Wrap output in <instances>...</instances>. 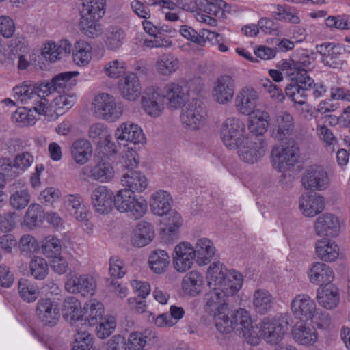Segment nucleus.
<instances>
[{
	"mask_svg": "<svg viewBox=\"0 0 350 350\" xmlns=\"http://www.w3.org/2000/svg\"><path fill=\"white\" fill-rule=\"evenodd\" d=\"M291 311L296 319L307 322L316 314L317 305L314 299L307 294H297L291 300Z\"/></svg>",
	"mask_w": 350,
	"mask_h": 350,
	"instance_id": "6e6552de",
	"label": "nucleus"
},
{
	"mask_svg": "<svg viewBox=\"0 0 350 350\" xmlns=\"http://www.w3.org/2000/svg\"><path fill=\"white\" fill-rule=\"evenodd\" d=\"M249 116V129L256 135H262L269 125V115L265 111L256 110Z\"/></svg>",
	"mask_w": 350,
	"mask_h": 350,
	"instance_id": "ea45409f",
	"label": "nucleus"
},
{
	"mask_svg": "<svg viewBox=\"0 0 350 350\" xmlns=\"http://www.w3.org/2000/svg\"><path fill=\"white\" fill-rule=\"evenodd\" d=\"M34 88L33 93L38 96L36 105L33 107V111L38 114H44L46 112L48 100L45 98L51 94L53 90L50 82H42L32 86Z\"/></svg>",
	"mask_w": 350,
	"mask_h": 350,
	"instance_id": "a19ab883",
	"label": "nucleus"
},
{
	"mask_svg": "<svg viewBox=\"0 0 350 350\" xmlns=\"http://www.w3.org/2000/svg\"><path fill=\"white\" fill-rule=\"evenodd\" d=\"M31 275L36 280H43L48 274V263L42 257L36 256L29 262Z\"/></svg>",
	"mask_w": 350,
	"mask_h": 350,
	"instance_id": "e2e57ef3",
	"label": "nucleus"
},
{
	"mask_svg": "<svg viewBox=\"0 0 350 350\" xmlns=\"http://www.w3.org/2000/svg\"><path fill=\"white\" fill-rule=\"evenodd\" d=\"M286 95L296 104L304 105L308 96L307 87L299 81H291L285 89Z\"/></svg>",
	"mask_w": 350,
	"mask_h": 350,
	"instance_id": "5fc2aeb1",
	"label": "nucleus"
},
{
	"mask_svg": "<svg viewBox=\"0 0 350 350\" xmlns=\"http://www.w3.org/2000/svg\"><path fill=\"white\" fill-rule=\"evenodd\" d=\"M31 196L27 188L13 191L10 196V204L16 209H23L29 203Z\"/></svg>",
	"mask_w": 350,
	"mask_h": 350,
	"instance_id": "680f3d73",
	"label": "nucleus"
},
{
	"mask_svg": "<svg viewBox=\"0 0 350 350\" xmlns=\"http://www.w3.org/2000/svg\"><path fill=\"white\" fill-rule=\"evenodd\" d=\"M316 59L317 54L312 51L306 49L296 51L293 56V62L295 63L299 79L308 76V72L314 68Z\"/></svg>",
	"mask_w": 350,
	"mask_h": 350,
	"instance_id": "bb28decb",
	"label": "nucleus"
},
{
	"mask_svg": "<svg viewBox=\"0 0 350 350\" xmlns=\"http://www.w3.org/2000/svg\"><path fill=\"white\" fill-rule=\"evenodd\" d=\"M114 137L120 144L124 142L135 145L144 144L146 141V137L141 127L131 122L120 124L115 131Z\"/></svg>",
	"mask_w": 350,
	"mask_h": 350,
	"instance_id": "6ab92c4d",
	"label": "nucleus"
},
{
	"mask_svg": "<svg viewBox=\"0 0 350 350\" xmlns=\"http://www.w3.org/2000/svg\"><path fill=\"white\" fill-rule=\"evenodd\" d=\"M195 260L191 243L182 241L175 246L172 253V264L176 271L185 273L192 268Z\"/></svg>",
	"mask_w": 350,
	"mask_h": 350,
	"instance_id": "f8f14e48",
	"label": "nucleus"
},
{
	"mask_svg": "<svg viewBox=\"0 0 350 350\" xmlns=\"http://www.w3.org/2000/svg\"><path fill=\"white\" fill-rule=\"evenodd\" d=\"M172 198L170 193L164 190L154 192L150 200V206L152 213L157 216L167 215L171 210Z\"/></svg>",
	"mask_w": 350,
	"mask_h": 350,
	"instance_id": "72a5a7b5",
	"label": "nucleus"
},
{
	"mask_svg": "<svg viewBox=\"0 0 350 350\" xmlns=\"http://www.w3.org/2000/svg\"><path fill=\"white\" fill-rule=\"evenodd\" d=\"M92 56V46L85 40H79L74 44L72 49L73 62L78 66L88 65Z\"/></svg>",
	"mask_w": 350,
	"mask_h": 350,
	"instance_id": "37998d69",
	"label": "nucleus"
},
{
	"mask_svg": "<svg viewBox=\"0 0 350 350\" xmlns=\"http://www.w3.org/2000/svg\"><path fill=\"white\" fill-rule=\"evenodd\" d=\"M234 92L235 81L230 75H220L213 82L212 97L218 104L226 105L230 103L234 98Z\"/></svg>",
	"mask_w": 350,
	"mask_h": 350,
	"instance_id": "1a4fd4ad",
	"label": "nucleus"
},
{
	"mask_svg": "<svg viewBox=\"0 0 350 350\" xmlns=\"http://www.w3.org/2000/svg\"><path fill=\"white\" fill-rule=\"evenodd\" d=\"M237 152L239 158L245 163L258 162L266 152V143L257 136L246 137L238 144Z\"/></svg>",
	"mask_w": 350,
	"mask_h": 350,
	"instance_id": "39448f33",
	"label": "nucleus"
},
{
	"mask_svg": "<svg viewBox=\"0 0 350 350\" xmlns=\"http://www.w3.org/2000/svg\"><path fill=\"white\" fill-rule=\"evenodd\" d=\"M273 297L265 289L255 291L253 295V306L258 313L265 314L272 308Z\"/></svg>",
	"mask_w": 350,
	"mask_h": 350,
	"instance_id": "8fccbe9b",
	"label": "nucleus"
},
{
	"mask_svg": "<svg viewBox=\"0 0 350 350\" xmlns=\"http://www.w3.org/2000/svg\"><path fill=\"white\" fill-rule=\"evenodd\" d=\"M76 334L74 336V346L71 350H86L93 345V336L88 332V324L84 323L79 327H74Z\"/></svg>",
	"mask_w": 350,
	"mask_h": 350,
	"instance_id": "49530a36",
	"label": "nucleus"
},
{
	"mask_svg": "<svg viewBox=\"0 0 350 350\" xmlns=\"http://www.w3.org/2000/svg\"><path fill=\"white\" fill-rule=\"evenodd\" d=\"M76 100L75 95L63 94L53 99L51 107L57 114H63L75 105Z\"/></svg>",
	"mask_w": 350,
	"mask_h": 350,
	"instance_id": "13d9d810",
	"label": "nucleus"
},
{
	"mask_svg": "<svg viewBox=\"0 0 350 350\" xmlns=\"http://www.w3.org/2000/svg\"><path fill=\"white\" fill-rule=\"evenodd\" d=\"M179 67L178 59L170 53L160 56L155 63V69L158 74L170 76Z\"/></svg>",
	"mask_w": 350,
	"mask_h": 350,
	"instance_id": "09e8293b",
	"label": "nucleus"
},
{
	"mask_svg": "<svg viewBox=\"0 0 350 350\" xmlns=\"http://www.w3.org/2000/svg\"><path fill=\"white\" fill-rule=\"evenodd\" d=\"M126 34L118 26H109L104 31L103 41L108 50L116 51L123 44Z\"/></svg>",
	"mask_w": 350,
	"mask_h": 350,
	"instance_id": "4c0bfd02",
	"label": "nucleus"
},
{
	"mask_svg": "<svg viewBox=\"0 0 350 350\" xmlns=\"http://www.w3.org/2000/svg\"><path fill=\"white\" fill-rule=\"evenodd\" d=\"M18 289L21 298L28 303L33 302L40 295L38 286L26 279L18 281Z\"/></svg>",
	"mask_w": 350,
	"mask_h": 350,
	"instance_id": "4d7b16f0",
	"label": "nucleus"
},
{
	"mask_svg": "<svg viewBox=\"0 0 350 350\" xmlns=\"http://www.w3.org/2000/svg\"><path fill=\"white\" fill-rule=\"evenodd\" d=\"M123 189H129L133 193H142L148 186L146 176L139 171L128 170L120 179Z\"/></svg>",
	"mask_w": 350,
	"mask_h": 350,
	"instance_id": "473e14b6",
	"label": "nucleus"
},
{
	"mask_svg": "<svg viewBox=\"0 0 350 350\" xmlns=\"http://www.w3.org/2000/svg\"><path fill=\"white\" fill-rule=\"evenodd\" d=\"M81 174L85 180L92 179L101 183H107L114 176V170L110 163H100L94 167L85 166Z\"/></svg>",
	"mask_w": 350,
	"mask_h": 350,
	"instance_id": "7c9ffc66",
	"label": "nucleus"
},
{
	"mask_svg": "<svg viewBox=\"0 0 350 350\" xmlns=\"http://www.w3.org/2000/svg\"><path fill=\"white\" fill-rule=\"evenodd\" d=\"M142 103L143 109L147 115L152 118L159 117L165 109L161 89L157 86L148 88L142 98Z\"/></svg>",
	"mask_w": 350,
	"mask_h": 350,
	"instance_id": "ddd939ff",
	"label": "nucleus"
},
{
	"mask_svg": "<svg viewBox=\"0 0 350 350\" xmlns=\"http://www.w3.org/2000/svg\"><path fill=\"white\" fill-rule=\"evenodd\" d=\"M78 74L77 72H65L54 77L50 82L53 92L64 93L66 91H68L75 85V81L72 78Z\"/></svg>",
	"mask_w": 350,
	"mask_h": 350,
	"instance_id": "603ef678",
	"label": "nucleus"
},
{
	"mask_svg": "<svg viewBox=\"0 0 350 350\" xmlns=\"http://www.w3.org/2000/svg\"><path fill=\"white\" fill-rule=\"evenodd\" d=\"M100 19L81 18L80 25L82 32L90 38H96L102 33V25L98 23Z\"/></svg>",
	"mask_w": 350,
	"mask_h": 350,
	"instance_id": "69168bd1",
	"label": "nucleus"
},
{
	"mask_svg": "<svg viewBox=\"0 0 350 350\" xmlns=\"http://www.w3.org/2000/svg\"><path fill=\"white\" fill-rule=\"evenodd\" d=\"M126 64L122 59H113L107 62L104 67L105 74L111 79H118L125 74Z\"/></svg>",
	"mask_w": 350,
	"mask_h": 350,
	"instance_id": "338daca9",
	"label": "nucleus"
},
{
	"mask_svg": "<svg viewBox=\"0 0 350 350\" xmlns=\"http://www.w3.org/2000/svg\"><path fill=\"white\" fill-rule=\"evenodd\" d=\"M36 315L44 326L56 325L60 318L59 303L51 298H42L36 304Z\"/></svg>",
	"mask_w": 350,
	"mask_h": 350,
	"instance_id": "9b49d317",
	"label": "nucleus"
},
{
	"mask_svg": "<svg viewBox=\"0 0 350 350\" xmlns=\"http://www.w3.org/2000/svg\"><path fill=\"white\" fill-rule=\"evenodd\" d=\"M151 269L157 274L163 273L170 264V256L166 251L154 250L149 257Z\"/></svg>",
	"mask_w": 350,
	"mask_h": 350,
	"instance_id": "6e6d98bb",
	"label": "nucleus"
},
{
	"mask_svg": "<svg viewBox=\"0 0 350 350\" xmlns=\"http://www.w3.org/2000/svg\"><path fill=\"white\" fill-rule=\"evenodd\" d=\"M41 249L42 253L48 258L60 254L62 245L59 239L53 235H49L43 240Z\"/></svg>",
	"mask_w": 350,
	"mask_h": 350,
	"instance_id": "052dcab7",
	"label": "nucleus"
},
{
	"mask_svg": "<svg viewBox=\"0 0 350 350\" xmlns=\"http://www.w3.org/2000/svg\"><path fill=\"white\" fill-rule=\"evenodd\" d=\"M91 203L96 213L108 214L115 204V194L107 187L99 185L92 191Z\"/></svg>",
	"mask_w": 350,
	"mask_h": 350,
	"instance_id": "2eb2a0df",
	"label": "nucleus"
},
{
	"mask_svg": "<svg viewBox=\"0 0 350 350\" xmlns=\"http://www.w3.org/2000/svg\"><path fill=\"white\" fill-rule=\"evenodd\" d=\"M34 157L29 152H23L18 154L14 160L10 158L0 159V169L8 176H12V169H16L19 172H23L33 163ZM14 176H16L14 174Z\"/></svg>",
	"mask_w": 350,
	"mask_h": 350,
	"instance_id": "393cba45",
	"label": "nucleus"
},
{
	"mask_svg": "<svg viewBox=\"0 0 350 350\" xmlns=\"http://www.w3.org/2000/svg\"><path fill=\"white\" fill-rule=\"evenodd\" d=\"M180 120L185 127L191 130L200 129L206 123V109L198 101H192L183 109Z\"/></svg>",
	"mask_w": 350,
	"mask_h": 350,
	"instance_id": "9d476101",
	"label": "nucleus"
},
{
	"mask_svg": "<svg viewBox=\"0 0 350 350\" xmlns=\"http://www.w3.org/2000/svg\"><path fill=\"white\" fill-rule=\"evenodd\" d=\"M309 281L321 287L329 284L334 279V273L332 269L323 262H316L310 265L307 271Z\"/></svg>",
	"mask_w": 350,
	"mask_h": 350,
	"instance_id": "b1692460",
	"label": "nucleus"
},
{
	"mask_svg": "<svg viewBox=\"0 0 350 350\" xmlns=\"http://www.w3.org/2000/svg\"><path fill=\"white\" fill-rule=\"evenodd\" d=\"M234 294L226 293L223 290L211 288L204 296V310L214 317L215 327L221 333H229L239 325L243 338L247 343L256 345L260 341L256 329L252 325L249 312L244 309H239L230 317L226 297Z\"/></svg>",
	"mask_w": 350,
	"mask_h": 350,
	"instance_id": "f257e3e1",
	"label": "nucleus"
},
{
	"mask_svg": "<svg viewBox=\"0 0 350 350\" xmlns=\"http://www.w3.org/2000/svg\"><path fill=\"white\" fill-rule=\"evenodd\" d=\"M83 312L85 315L83 323H87L90 327V325L94 324L95 321L103 317L104 313L103 304L96 299H90L85 304Z\"/></svg>",
	"mask_w": 350,
	"mask_h": 350,
	"instance_id": "3c124183",
	"label": "nucleus"
},
{
	"mask_svg": "<svg viewBox=\"0 0 350 350\" xmlns=\"http://www.w3.org/2000/svg\"><path fill=\"white\" fill-rule=\"evenodd\" d=\"M288 324L282 315L265 317L260 327L263 338L268 343H278L283 338Z\"/></svg>",
	"mask_w": 350,
	"mask_h": 350,
	"instance_id": "423d86ee",
	"label": "nucleus"
},
{
	"mask_svg": "<svg viewBox=\"0 0 350 350\" xmlns=\"http://www.w3.org/2000/svg\"><path fill=\"white\" fill-rule=\"evenodd\" d=\"M315 252L317 256L323 261L333 262L339 256L340 250L335 241L323 238L316 242Z\"/></svg>",
	"mask_w": 350,
	"mask_h": 350,
	"instance_id": "f704fd0d",
	"label": "nucleus"
},
{
	"mask_svg": "<svg viewBox=\"0 0 350 350\" xmlns=\"http://www.w3.org/2000/svg\"><path fill=\"white\" fill-rule=\"evenodd\" d=\"M92 147L90 142L85 139H79L72 143L71 154L75 161L79 165H84L91 158Z\"/></svg>",
	"mask_w": 350,
	"mask_h": 350,
	"instance_id": "58836bf2",
	"label": "nucleus"
},
{
	"mask_svg": "<svg viewBox=\"0 0 350 350\" xmlns=\"http://www.w3.org/2000/svg\"><path fill=\"white\" fill-rule=\"evenodd\" d=\"M161 96L166 100L167 108L177 109L181 107L187 98L185 88L178 83L170 82L161 89Z\"/></svg>",
	"mask_w": 350,
	"mask_h": 350,
	"instance_id": "aec40b11",
	"label": "nucleus"
},
{
	"mask_svg": "<svg viewBox=\"0 0 350 350\" xmlns=\"http://www.w3.org/2000/svg\"><path fill=\"white\" fill-rule=\"evenodd\" d=\"M34 88L32 85L24 83L20 86H16L13 89V96L21 104L29 106V111L33 110V107L36 105L38 96L33 93Z\"/></svg>",
	"mask_w": 350,
	"mask_h": 350,
	"instance_id": "de8ad7c7",
	"label": "nucleus"
},
{
	"mask_svg": "<svg viewBox=\"0 0 350 350\" xmlns=\"http://www.w3.org/2000/svg\"><path fill=\"white\" fill-rule=\"evenodd\" d=\"M271 126V136L282 141L293 133L295 120L290 113L281 111L273 117Z\"/></svg>",
	"mask_w": 350,
	"mask_h": 350,
	"instance_id": "a211bd4d",
	"label": "nucleus"
},
{
	"mask_svg": "<svg viewBox=\"0 0 350 350\" xmlns=\"http://www.w3.org/2000/svg\"><path fill=\"white\" fill-rule=\"evenodd\" d=\"M305 189L313 191L327 189L330 180L327 171L321 166H312L301 179Z\"/></svg>",
	"mask_w": 350,
	"mask_h": 350,
	"instance_id": "4468645a",
	"label": "nucleus"
},
{
	"mask_svg": "<svg viewBox=\"0 0 350 350\" xmlns=\"http://www.w3.org/2000/svg\"><path fill=\"white\" fill-rule=\"evenodd\" d=\"M64 202L68 211L75 219L84 221L87 219V212L83 204V200L79 195H68L65 197Z\"/></svg>",
	"mask_w": 350,
	"mask_h": 350,
	"instance_id": "c03bdc74",
	"label": "nucleus"
},
{
	"mask_svg": "<svg viewBox=\"0 0 350 350\" xmlns=\"http://www.w3.org/2000/svg\"><path fill=\"white\" fill-rule=\"evenodd\" d=\"M259 102V94L253 88L244 87L241 89L235 98L237 110L243 115L254 111Z\"/></svg>",
	"mask_w": 350,
	"mask_h": 350,
	"instance_id": "4be33fe9",
	"label": "nucleus"
},
{
	"mask_svg": "<svg viewBox=\"0 0 350 350\" xmlns=\"http://www.w3.org/2000/svg\"><path fill=\"white\" fill-rule=\"evenodd\" d=\"M206 278L210 288L221 289L228 294H236L243 284V277L239 272L228 271L219 262H213L209 266Z\"/></svg>",
	"mask_w": 350,
	"mask_h": 350,
	"instance_id": "f03ea898",
	"label": "nucleus"
},
{
	"mask_svg": "<svg viewBox=\"0 0 350 350\" xmlns=\"http://www.w3.org/2000/svg\"><path fill=\"white\" fill-rule=\"evenodd\" d=\"M118 90L121 96L129 101L136 100L141 94V83L137 75L128 72L119 81Z\"/></svg>",
	"mask_w": 350,
	"mask_h": 350,
	"instance_id": "5701e85b",
	"label": "nucleus"
},
{
	"mask_svg": "<svg viewBox=\"0 0 350 350\" xmlns=\"http://www.w3.org/2000/svg\"><path fill=\"white\" fill-rule=\"evenodd\" d=\"M154 237L153 226L148 222L141 221L137 224L133 231L132 243L134 246L142 247L149 244Z\"/></svg>",
	"mask_w": 350,
	"mask_h": 350,
	"instance_id": "e433bc0d",
	"label": "nucleus"
},
{
	"mask_svg": "<svg viewBox=\"0 0 350 350\" xmlns=\"http://www.w3.org/2000/svg\"><path fill=\"white\" fill-rule=\"evenodd\" d=\"M317 299L319 304L326 309H333L339 303V293L334 284H325L317 290Z\"/></svg>",
	"mask_w": 350,
	"mask_h": 350,
	"instance_id": "c9c22d12",
	"label": "nucleus"
},
{
	"mask_svg": "<svg viewBox=\"0 0 350 350\" xmlns=\"http://www.w3.org/2000/svg\"><path fill=\"white\" fill-rule=\"evenodd\" d=\"M299 154V148L295 143L274 148L271 152L273 167L279 172L284 171L297 162Z\"/></svg>",
	"mask_w": 350,
	"mask_h": 350,
	"instance_id": "0eeeda50",
	"label": "nucleus"
},
{
	"mask_svg": "<svg viewBox=\"0 0 350 350\" xmlns=\"http://www.w3.org/2000/svg\"><path fill=\"white\" fill-rule=\"evenodd\" d=\"M198 9L203 14L214 16L221 20L227 17L229 12V5L223 0H195Z\"/></svg>",
	"mask_w": 350,
	"mask_h": 350,
	"instance_id": "2f4dec72",
	"label": "nucleus"
},
{
	"mask_svg": "<svg viewBox=\"0 0 350 350\" xmlns=\"http://www.w3.org/2000/svg\"><path fill=\"white\" fill-rule=\"evenodd\" d=\"M267 12L277 21H284L293 24H298L300 22V19L296 14L291 12L283 5H269L267 6Z\"/></svg>",
	"mask_w": 350,
	"mask_h": 350,
	"instance_id": "864d4df0",
	"label": "nucleus"
},
{
	"mask_svg": "<svg viewBox=\"0 0 350 350\" xmlns=\"http://www.w3.org/2000/svg\"><path fill=\"white\" fill-rule=\"evenodd\" d=\"M64 318L68 321L73 327H79L83 323V308L81 307L79 300L72 296L66 298L63 304Z\"/></svg>",
	"mask_w": 350,
	"mask_h": 350,
	"instance_id": "c756f323",
	"label": "nucleus"
},
{
	"mask_svg": "<svg viewBox=\"0 0 350 350\" xmlns=\"http://www.w3.org/2000/svg\"><path fill=\"white\" fill-rule=\"evenodd\" d=\"M135 193L129 189H120L115 194L114 206L120 213H124L136 198Z\"/></svg>",
	"mask_w": 350,
	"mask_h": 350,
	"instance_id": "bf43d9fd",
	"label": "nucleus"
},
{
	"mask_svg": "<svg viewBox=\"0 0 350 350\" xmlns=\"http://www.w3.org/2000/svg\"><path fill=\"white\" fill-rule=\"evenodd\" d=\"M196 261L200 266L208 265L213 258L216 248L213 241L206 237L198 239L193 245Z\"/></svg>",
	"mask_w": 350,
	"mask_h": 350,
	"instance_id": "cd10ccee",
	"label": "nucleus"
},
{
	"mask_svg": "<svg viewBox=\"0 0 350 350\" xmlns=\"http://www.w3.org/2000/svg\"><path fill=\"white\" fill-rule=\"evenodd\" d=\"M116 327V321L112 316H106L100 319L96 327L97 335L100 338H105L111 335Z\"/></svg>",
	"mask_w": 350,
	"mask_h": 350,
	"instance_id": "774afa93",
	"label": "nucleus"
},
{
	"mask_svg": "<svg viewBox=\"0 0 350 350\" xmlns=\"http://www.w3.org/2000/svg\"><path fill=\"white\" fill-rule=\"evenodd\" d=\"M92 109L96 117L107 122L117 121L123 113L120 103H118L116 98L108 93H99L93 99Z\"/></svg>",
	"mask_w": 350,
	"mask_h": 350,
	"instance_id": "7ed1b4c3",
	"label": "nucleus"
},
{
	"mask_svg": "<svg viewBox=\"0 0 350 350\" xmlns=\"http://www.w3.org/2000/svg\"><path fill=\"white\" fill-rule=\"evenodd\" d=\"M96 288V280L88 274L70 275L65 282V289L70 293H81L84 296L92 295Z\"/></svg>",
	"mask_w": 350,
	"mask_h": 350,
	"instance_id": "f3484780",
	"label": "nucleus"
},
{
	"mask_svg": "<svg viewBox=\"0 0 350 350\" xmlns=\"http://www.w3.org/2000/svg\"><path fill=\"white\" fill-rule=\"evenodd\" d=\"M317 52L322 56L323 63L333 68H339L345 62L342 59L345 47L340 44L325 42L317 45Z\"/></svg>",
	"mask_w": 350,
	"mask_h": 350,
	"instance_id": "dca6fc26",
	"label": "nucleus"
},
{
	"mask_svg": "<svg viewBox=\"0 0 350 350\" xmlns=\"http://www.w3.org/2000/svg\"><path fill=\"white\" fill-rule=\"evenodd\" d=\"M220 137L223 144L228 149L234 150L240 142L247 137L246 126L238 118H228L221 124Z\"/></svg>",
	"mask_w": 350,
	"mask_h": 350,
	"instance_id": "20e7f679",
	"label": "nucleus"
},
{
	"mask_svg": "<svg viewBox=\"0 0 350 350\" xmlns=\"http://www.w3.org/2000/svg\"><path fill=\"white\" fill-rule=\"evenodd\" d=\"M325 205L323 197L317 193H304L299 200V207L301 213L309 217H313L321 213L324 210Z\"/></svg>",
	"mask_w": 350,
	"mask_h": 350,
	"instance_id": "a878e982",
	"label": "nucleus"
},
{
	"mask_svg": "<svg viewBox=\"0 0 350 350\" xmlns=\"http://www.w3.org/2000/svg\"><path fill=\"white\" fill-rule=\"evenodd\" d=\"M314 230L319 237H336L340 229L339 218L332 213H325L319 216L314 222Z\"/></svg>",
	"mask_w": 350,
	"mask_h": 350,
	"instance_id": "412c9836",
	"label": "nucleus"
},
{
	"mask_svg": "<svg viewBox=\"0 0 350 350\" xmlns=\"http://www.w3.org/2000/svg\"><path fill=\"white\" fill-rule=\"evenodd\" d=\"M147 207L146 200L143 197L136 196L124 213L128 214L129 217L134 219H139L146 214Z\"/></svg>",
	"mask_w": 350,
	"mask_h": 350,
	"instance_id": "0e129e2a",
	"label": "nucleus"
},
{
	"mask_svg": "<svg viewBox=\"0 0 350 350\" xmlns=\"http://www.w3.org/2000/svg\"><path fill=\"white\" fill-rule=\"evenodd\" d=\"M204 286L203 275L198 271H191L184 275L181 281L183 293L194 297L202 293Z\"/></svg>",
	"mask_w": 350,
	"mask_h": 350,
	"instance_id": "c85d7f7f",
	"label": "nucleus"
},
{
	"mask_svg": "<svg viewBox=\"0 0 350 350\" xmlns=\"http://www.w3.org/2000/svg\"><path fill=\"white\" fill-rule=\"evenodd\" d=\"M81 2V18L100 19L104 15L105 0H83Z\"/></svg>",
	"mask_w": 350,
	"mask_h": 350,
	"instance_id": "79ce46f5",
	"label": "nucleus"
},
{
	"mask_svg": "<svg viewBox=\"0 0 350 350\" xmlns=\"http://www.w3.org/2000/svg\"><path fill=\"white\" fill-rule=\"evenodd\" d=\"M294 339L301 345H311L317 340V332L314 326L295 325L293 329Z\"/></svg>",
	"mask_w": 350,
	"mask_h": 350,
	"instance_id": "a18cd8bd",
	"label": "nucleus"
}]
</instances>
